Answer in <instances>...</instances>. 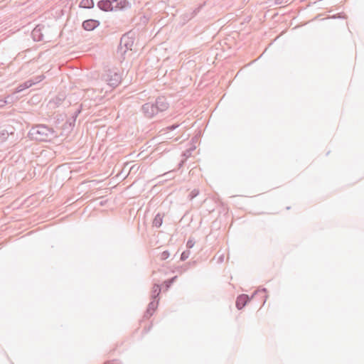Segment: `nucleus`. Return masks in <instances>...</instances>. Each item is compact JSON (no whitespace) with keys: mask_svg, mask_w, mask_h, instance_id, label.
<instances>
[{"mask_svg":"<svg viewBox=\"0 0 364 364\" xmlns=\"http://www.w3.org/2000/svg\"><path fill=\"white\" fill-rule=\"evenodd\" d=\"M28 136L31 139L39 141H48L57 135L54 129L45 124H36L29 130Z\"/></svg>","mask_w":364,"mask_h":364,"instance_id":"nucleus-1","label":"nucleus"},{"mask_svg":"<svg viewBox=\"0 0 364 364\" xmlns=\"http://www.w3.org/2000/svg\"><path fill=\"white\" fill-rule=\"evenodd\" d=\"M97 6L103 11H112L114 9L123 10L131 8V4L127 0H100L97 2Z\"/></svg>","mask_w":364,"mask_h":364,"instance_id":"nucleus-2","label":"nucleus"},{"mask_svg":"<svg viewBox=\"0 0 364 364\" xmlns=\"http://www.w3.org/2000/svg\"><path fill=\"white\" fill-rule=\"evenodd\" d=\"M122 79V75L117 68L109 69L102 75V80L112 88L117 87L121 83Z\"/></svg>","mask_w":364,"mask_h":364,"instance_id":"nucleus-3","label":"nucleus"},{"mask_svg":"<svg viewBox=\"0 0 364 364\" xmlns=\"http://www.w3.org/2000/svg\"><path fill=\"white\" fill-rule=\"evenodd\" d=\"M133 45L134 38L129 36V33L122 35L117 50V54L120 55L122 59L124 60L126 53L132 50Z\"/></svg>","mask_w":364,"mask_h":364,"instance_id":"nucleus-4","label":"nucleus"},{"mask_svg":"<svg viewBox=\"0 0 364 364\" xmlns=\"http://www.w3.org/2000/svg\"><path fill=\"white\" fill-rule=\"evenodd\" d=\"M158 105L156 102H146L141 106V111L146 118H153L154 116L161 113L159 110H157Z\"/></svg>","mask_w":364,"mask_h":364,"instance_id":"nucleus-5","label":"nucleus"},{"mask_svg":"<svg viewBox=\"0 0 364 364\" xmlns=\"http://www.w3.org/2000/svg\"><path fill=\"white\" fill-rule=\"evenodd\" d=\"M15 129L10 124H5L1 127L0 130V141H5L9 136H14Z\"/></svg>","mask_w":364,"mask_h":364,"instance_id":"nucleus-6","label":"nucleus"},{"mask_svg":"<svg viewBox=\"0 0 364 364\" xmlns=\"http://www.w3.org/2000/svg\"><path fill=\"white\" fill-rule=\"evenodd\" d=\"M43 78H44L43 75H40L36 78V81H34L33 80H28L24 82L23 83L18 85L17 86V87L16 88V92H20L23 91V90L31 87L33 85H35L38 82L41 81Z\"/></svg>","mask_w":364,"mask_h":364,"instance_id":"nucleus-7","label":"nucleus"},{"mask_svg":"<svg viewBox=\"0 0 364 364\" xmlns=\"http://www.w3.org/2000/svg\"><path fill=\"white\" fill-rule=\"evenodd\" d=\"M155 102L158 105L157 110H159L161 112H165L169 107V102L165 96H159L156 98Z\"/></svg>","mask_w":364,"mask_h":364,"instance_id":"nucleus-8","label":"nucleus"},{"mask_svg":"<svg viewBox=\"0 0 364 364\" xmlns=\"http://www.w3.org/2000/svg\"><path fill=\"white\" fill-rule=\"evenodd\" d=\"M100 24L98 20L95 19H87L82 22V27L84 30L91 31L97 28Z\"/></svg>","mask_w":364,"mask_h":364,"instance_id":"nucleus-9","label":"nucleus"},{"mask_svg":"<svg viewBox=\"0 0 364 364\" xmlns=\"http://www.w3.org/2000/svg\"><path fill=\"white\" fill-rule=\"evenodd\" d=\"M250 301V298L247 294H240L237 297L235 305L238 310L242 309Z\"/></svg>","mask_w":364,"mask_h":364,"instance_id":"nucleus-10","label":"nucleus"},{"mask_svg":"<svg viewBox=\"0 0 364 364\" xmlns=\"http://www.w3.org/2000/svg\"><path fill=\"white\" fill-rule=\"evenodd\" d=\"M43 28H44V26L41 25H38L33 28L31 32V36L34 41H41L43 40Z\"/></svg>","mask_w":364,"mask_h":364,"instance_id":"nucleus-11","label":"nucleus"},{"mask_svg":"<svg viewBox=\"0 0 364 364\" xmlns=\"http://www.w3.org/2000/svg\"><path fill=\"white\" fill-rule=\"evenodd\" d=\"M197 264L196 261L189 262L183 265L178 266L175 269V270L173 271V272H178L180 274L187 271L189 268L194 267Z\"/></svg>","mask_w":364,"mask_h":364,"instance_id":"nucleus-12","label":"nucleus"},{"mask_svg":"<svg viewBox=\"0 0 364 364\" xmlns=\"http://www.w3.org/2000/svg\"><path fill=\"white\" fill-rule=\"evenodd\" d=\"M261 295L260 299L262 300V304H264L267 300V295L266 294V289H262L261 291L257 290L253 293H252V300H254L255 301L257 298Z\"/></svg>","mask_w":364,"mask_h":364,"instance_id":"nucleus-13","label":"nucleus"},{"mask_svg":"<svg viewBox=\"0 0 364 364\" xmlns=\"http://www.w3.org/2000/svg\"><path fill=\"white\" fill-rule=\"evenodd\" d=\"M161 286L159 284H154L151 291L150 298L151 300H159V295L161 294Z\"/></svg>","mask_w":364,"mask_h":364,"instance_id":"nucleus-14","label":"nucleus"},{"mask_svg":"<svg viewBox=\"0 0 364 364\" xmlns=\"http://www.w3.org/2000/svg\"><path fill=\"white\" fill-rule=\"evenodd\" d=\"M164 216V213H158L153 220L152 225L157 228H160L163 223V219Z\"/></svg>","mask_w":364,"mask_h":364,"instance_id":"nucleus-15","label":"nucleus"},{"mask_svg":"<svg viewBox=\"0 0 364 364\" xmlns=\"http://www.w3.org/2000/svg\"><path fill=\"white\" fill-rule=\"evenodd\" d=\"M75 122L76 119L74 117H71L63 124V129L72 130L73 128L75 127Z\"/></svg>","mask_w":364,"mask_h":364,"instance_id":"nucleus-16","label":"nucleus"},{"mask_svg":"<svg viewBox=\"0 0 364 364\" xmlns=\"http://www.w3.org/2000/svg\"><path fill=\"white\" fill-rule=\"evenodd\" d=\"M80 7L84 9H92L94 7L93 0H81L80 2Z\"/></svg>","mask_w":364,"mask_h":364,"instance_id":"nucleus-17","label":"nucleus"},{"mask_svg":"<svg viewBox=\"0 0 364 364\" xmlns=\"http://www.w3.org/2000/svg\"><path fill=\"white\" fill-rule=\"evenodd\" d=\"M159 300H152L150 301V303L148 304L147 309L155 311V310L157 309L158 304H159Z\"/></svg>","mask_w":364,"mask_h":364,"instance_id":"nucleus-18","label":"nucleus"},{"mask_svg":"<svg viewBox=\"0 0 364 364\" xmlns=\"http://www.w3.org/2000/svg\"><path fill=\"white\" fill-rule=\"evenodd\" d=\"M64 100L65 96L63 95H58L55 99H53V102L57 106H59L62 104Z\"/></svg>","mask_w":364,"mask_h":364,"instance_id":"nucleus-19","label":"nucleus"},{"mask_svg":"<svg viewBox=\"0 0 364 364\" xmlns=\"http://www.w3.org/2000/svg\"><path fill=\"white\" fill-rule=\"evenodd\" d=\"M189 255H190L189 250L183 251L181 255V257H180L181 261H185L186 259L188 258Z\"/></svg>","mask_w":364,"mask_h":364,"instance_id":"nucleus-20","label":"nucleus"},{"mask_svg":"<svg viewBox=\"0 0 364 364\" xmlns=\"http://www.w3.org/2000/svg\"><path fill=\"white\" fill-rule=\"evenodd\" d=\"M199 194V190L198 189H193L188 195V198L190 200H193L194 198H196Z\"/></svg>","mask_w":364,"mask_h":364,"instance_id":"nucleus-21","label":"nucleus"},{"mask_svg":"<svg viewBox=\"0 0 364 364\" xmlns=\"http://www.w3.org/2000/svg\"><path fill=\"white\" fill-rule=\"evenodd\" d=\"M200 7H198L196 8L195 10H193L190 15H188V14H186L185 15L186 16V17L190 20L191 18H193L197 14L198 12L199 11Z\"/></svg>","mask_w":364,"mask_h":364,"instance_id":"nucleus-22","label":"nucleus"},{"mask_svg":"<svg viewBox=\"0 0 364 364\" xmlns=\"http://www.w3.org/2000/svg\"><path fill=\"white\" fill-rule=\"evenodd\" d=\"M154 312V311H153L149 309H146V310L144 314V318L146 319H149L153 315Z\"/></svg>","mask_w":364,"mask_h":364,"instance_id":"nucleus-23","label":"nucleus"},{"mask_svg":"<svg viewBox=\"0 0 364 364\" xmlns=\"http://www.w3.org/2000/svg\"><path fill=\"white\" fill-rule=\"evenodd\" d=\"M169 256H170L169 252L168 250H165L163 252H161L160 258L161 260H165L167 258H168Z\"/></svg>","mask_w":364,"mask_h":364,"instance_id":"nucleus-24","label":"nucleus"},{"mask_svg":"<svg viewBox=\"0 0 364 364\" xmlns=\"http://www.w3.org/2000/svg\"><path fill=\"white\" fill-rule=\"evenodd\" d=\"M82 105H80V107L77 109V110L72 115V117H74L75 119H77L78 115L81 113L82 109Z\"/></svg>","mask_w":364,"mask_h":364,"instance_id":"nucleus-25","label":"nucleus"},{"mask_svg":"<svg viewBox=\"0 0 364 364\" xmlns=\"http://www.w3.org/2000/svg\"><path fill=\"white\" fill-rule=\"evenodd\" d=\"M194 245H195V241L193 239L189 238L186 243V247H187V249H191L194 246Z\"/></svg>","mask_w":364,"mask_h":364,"instance_id":"nucleus-26","label":"nucleus"},{"mask_svg":"<svg viewBox=\"0 0 364 364\" xmlns=\"http://www.w3.org/2000/svg\"><path fill=\"white\" fill-rule=\"evenodd\" d=\"M104 364H122V363L119 360L114 359L112 360H107Z\"/></svg>","mask_w":364,"mask_h":364,"instance_id":"nucleus-27","label":"nucleus"},{"mask_svg":"<svg viewBox=\"0 0 364 364\" xmlns=\"http://www.w3.org/2000/svg\"><path fill=\"white\" fill-rule=\"evenodd\" d=\"M178 126H179V124H174L168 126L166 129L168 131H173V130L176 129L177 127H178Z\"/></svg>","mask_w":364,"mask_h":364,"instance_id":"nucleus-28","label":"nucleus"},{"mask_svg":"<svg viewBox=\"0 0 364 364\" xmlns=\"http://www.w3.org/2000/svg\"><path fill=\"white\" fill-rule=\"evenodd\" d=\"M164 284L166 287V289H168V288H170L172 283H171V282H170L169 280L167 279V280L164 281Z\"/></svg>","mask_w":364,"mask_h":364,"instance_id":"nucleus-29","label":"nucleus"},{"mask_svg":"<svg viewBox=\"0 0 364 364\" xmlns=\"http://www.w3.org/2000/svg\"><path fill=\"white\" fill-rule=\"evenodd\" d=\"M7 105V101L6 100H0V108H3Z\"/></svg>","mask_w":364,"mask_h":364,"instance_id":"nucleus-30","label":"nucleus"},{"mask_svg":"<svg viewBox=\"0 0 364 364\" xmlns=\"http://www.w3.org/2000/svg\"><path fill=\"white\" fill-rule=\"evenodd\" d=\"M287 0H275V4L277 5L282 4L284 3H287Z\"/></svg>","mask_w":364,"mask_h":364,"instance_id":"nucleus-31","label":"nucleus"},{"mask_svg":"<svg viewBox=\"0 0 364 364\" xmlns=\"http://www.w3.org/2000/svg\"><path fill=\"white\" fill-rule=\"evenodd\" d=\"M178 277L177 276H174L172 278L169 279L168 280L170 282H171V283L173 284L176 279H177Z\"/></svg>","mask_w":364,"mask_h":364,"instance_id":"nucleus-32","label":"nucleus"}]
</instances>
